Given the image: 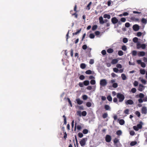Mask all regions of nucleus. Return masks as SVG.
I'll return each instance as SVG.
<instances>
[{
  "label": "nucleus",
  "mask_w": 147,
  "mask_h": 147,
  "mask_svg": "<svg viewBox=\"0 0 147 147\" xmlns=\"http://www.w3.org/2000/svg\"><path fill=\"white\" fill-rule=\"evenodd\" d=\"M117 97L119 99V101L120 102H122L125 98L124 95L120 93L117 94Z\"/></svg>",
  "instance_id": "1"
},
{
  "label": "nucleus",
  "mask_w": 147,
  "mask_h": 147,
  "mask_svg": "<svg viewBox=\"0 0 147 147\" xmlns=\"http://www.w3.org/2000/svg\"><path fill=\"white\" fill-rule=\"evenodd\" d=\"M146 47V44H141L140 42L136 44V47L137 49L142 48V49H145Z\"/></svg>",
  "instance_id": "2"
},
{
  "label": "nucleus",
  "mask_w": 147,
  "mask_h": 147,
  "mask_svg": "<svg viewBox=\"0 0 147 147\" xmlns=\"http://www.w3.org/2000/svg\"><path fill=\"white\" fill-rule=\"evenodd\" d=\"M100 86L104 87L106 86L107 84V80L105 79H103L100 80Z\"/></svg>",
  "instance_id": "3"
},
{
  "label": "nucleus",
  "mask_w": 147,
  "mask_h": 147,
  "mask_svg": "<svg viewBox=\"0 0 147 147\" xmlns=\"http://www.w3.org/2000/svg\"><path fill=\"white\" fill-rule=\"evenodd\" d=\"M87 140V138H82L80 142V143L81 146H84L86 144V141Z\"/></svg>",
  "instance_id": "4"
},
{
  "label": "nucleus",
  "mask_w": 147,
  "mask_h": 147,
  "mask_svg": "<svg viewBox=\"0 0 147 147\" xmlns=\"http://www.w3.org/2000/svg\"><path fill=\"white\" fill-rule=\"evenodd\" d=\"M133 30L136 31H138L140 29V26L137 24H135L133 26Z\"/></svg>",
  "instance_id": "5"
},
{
  "label": "nucleus",
  "mask_w": 147,
  "mask_h": 147,
  "mask_svg": "<svg viewBox=\"0 0 147 147\" xmlns=\"http://www.w3.org/2000/svg\"><path fill=\"white\" fill-rule=\"evenodd\" d=\"M111 140V136L109 135H107L105 137V140L107 142H109Z\"/></svg>",
  "instance_id": "6"
},
{
  "label": "nucleus",
  "mask_w": 147,
  "mask_h": 147,
  "mask_svg": "<svg viewBox=\"0 0 147 147\" xmlns=\"http://www.w3.org/2000/svg\"><path fill=\"white\" fill-rule=\"evenodd\" d=\"M118 20L116 17H113L111 19V21L113 24H115L118 22Z\"/></svg>",
  "instance_id": "7"
},
{
  "label": "nucleus",
  "mask_w": 147,
  "mask_h": 147,
  "mask_svg": "<svg viewBox=\"0 0 147 147\" xmlns=\"http://www.w3.org/2000/svg\"><path fill=\"white\" fill-rule=\"evenodd\" d=\"M142 113L144 114H146L147 113V109L146 107H143L141 110Z\"/></svg>",
  "instance_id": "8"
},
{
  "label": "nucleus",
  "mask_w": 147,
  "mask_h": 147,
  "mask_svg": "<svg viewBox=\"0 0 147 147\" xmlns=\"http://www.w3.org/2000/svg\"><path fill=\"white\" fill-rule=\"evenodd\" d=\"M125 103L127 105H132L134 104V102L131 99H129L127 100L126 101Z\"/></svg>",
  "instance_id": "9"
},
{
  "label": "nucleus",
  "mask_w": 147,
  "mask_h": 147,
  "mask_svg": "<svg viewBox=\"0 0 147 147\" xmlns=\"http://www.w3.org/2000/svg\"><path fill=\"white\" fill-rule=\"evenodd\" d=\"M144 89V86L142 84H140L138 88V90L140 91H142Z\"/></svg>",
  "instance_id": "10"
},
{
  "label": "nucleus",
  "mask_w": 147,
  "mask_h": 147,
  "mask_svg": "<svg viewBox=\"0 0 147 147\" xmlns=\"http://www.w3.org/2000/svg\"><path fill=\"white\" fill-rule=\"evenodd\" d=\"M145 53L144 51L139 52L138 53V55L139 57H142L145 55Z\"/></svg>",
  "instance_id": "11"
},
{
  "label": "nucleus",
  "mask_w": 147,
  "mask_h": 147,
  "mask_svg": "<svg viewBox=\"0 0 147 147\" xmlns=\"http://www.w3.org/2000/svg\"><path fill=\"white\" fill-rule=\"evenodd\" d=\"M76 101L77 103L79 105H81L83 102V101L81 100L79 98L76 99Z\"/></svg>",
  "instance_id": "12"
},
{
  "label": "nucleus",
  "mask_w": 147,
  "mask_h": 147,
  "mask_svg": "<svg viewBox=\"0 0 147 147\" xmlns=\"http://www.w3.org/2000/svg\"><path fill=\"white\" fill-rule=\"evenodd\" d=\"M99 23L100 24H104V20L102 17L100 16L99 18Z\"/></svg>",
  "instance_id": "13"
},
{
  "label": "nucleus",
  "mask_w": 147,
  "mask_h": 147,
  "mask_svg": "<svg viewBox=\"0 0 147 147\" xmlns=\"http://www.w3.org/2000/svg\"><path fill=\"white\" fill-rule=\"evenodd\" d=\"M119 120V123L121 125H123L125 123V121L123 119H121L120 120Z\"/></svg>",
  "instance_id": "14"
},
{
  "label": "nucleus",
  "mask_w": 147,
  "mask_h": 147,
  "mask_svg": "<svg viewBox=\"0 0 147 147\" xmlns=\"http://www.w3.org/2000/svg\"><path fill=\"white\" fill-rule=\"evenodd\" d=\"M118 62V60L117 59H113L112 60L111 63L113 64H115L117 63Z\"/></svg>",
  "instance_id": "15"
},
{
  "label": "nucleus",
  "mask_w": 147,
  "mask_h": 147,
  "mask_svg": "<svg viewBox=\"0 0 147 147\" xmlns=\"http://www.w3.org/2000/svg\"><path fill=\"white\" fill-rule=\"evenodd\" d=\"M138 38L136 37H134L133 39V42L134 43H137L140 42H138Z\"/></svg>",
  "instance_id": "16"
},
{
  "label": "nucleus",
  "mask_w": 147,
  "mask_h": 147,
  "mask_svg": "<svg viewBox=\"0 0 147 147\" xmlns=\"http://www.w3.org/2000/svg\"><path fill=\"white\" fill-rule=\"evenodd\" d=\"M130 19L131 20L135 22H138L139 21V20L138 18H136L134 17H132Z\"/></svg>",
  "instance_id": "17"
},
{
  "label": "nucleus",
  "mask_w": 147,
  "mask_h": 147,
  "mask_svg": "<svg viewBox=\"0 0 147 147\" xmlns=\"http://www.w3.org/2000/svg\"><path fill=\"white\" fill-rule=\"evenodd\" d=\"M105 109L106 110H111V108L110 106L108 105H105L104 106Z\"/></svg>",
  "instance_id": "18"
},
{
  "label": "nucleus",
  "mask_w": 147,
  "mask_h": 147,
  "mask_svg": "<svg viewBox=\"0 0 147 147\" xmlns=\"http://www.w3.org/2000/svg\"><path fill=\"white\" fill-rule=\"evenodd\" d=\"M121 77L123 80H125L127 79V77L125 75L122 74L121 75Z\"/></svg>",
  "instance_id": "19"
},
{
  "label": "nucleus",
  "mask_w": 147,
  "mask_h": 147,
  "mask_svg": "<svg viewBox=\"0 0 147 147\" xmlns=\"http://www.w3.org/2000/svg\"><path fill=\"white\" fill-rule=\"evenodd\" d=\"M103 17L104 18H107L108 19H109L111 18V16L109 15L105 14L103 16Z\"/></svg>",
  "instance_id": "20"
},
{
  "label": "nucleus",
  "mask_w": 147,
  "mask_h": 147,
  "mask_svg": "<svg viewBox=\"0 0 147 147\" xmlns=\"http://www.w3.org/2000/svg\"><path fill=\"white\" fill-rule=\"evenodd\" d=\"M107 51L108 53H111L113 52V50L112 49L110 48L107 50Z\"/></svg>",
  "instance_id": "21"
},
{
  "label": "nucleus",
  "mask_w": 147,
  "mask_h": 147,
  "mask_svg": "<svg viewBox=\"0 0 147 147\" xmlns=\"http://www.w3.org/2000/svg\"><path fill=\"white\" fill-rule=\"evenodd\" d=\"M141 22L143 24H146L147 23V20L146 19L143 18H142L141 20Z\"/></svg>",
  "instance_id": "22"
},
{
  "label": "nucleus",
  "mask_w": 147,
  "mask_h": 147,
  "mask_svg": "<svg viewBox=\"0 0 147 147\" xmlns=\"http://www.w3.org/2000/svg\"><path fill=\"white\" fill-rule=\"evenodd\" d=\"M84 85L87 86L89 84V82L88 80H85L83 82Z\"/></svg>",
  "instance_id": "23"
},
{
  "label": "nucleus",
  "mask_w": 147,
  "mask_h": 147,
  "mask_svg": "<svg viewBox=\"0 0 147 147\" xmlns=\"http://www.w3.org/2000/svg\"><path fill=\"white\" fill-rule=\"evenodd\" d=\"M108 116V114L107 113H104L102 115V117L104 119L106 118Z\"/></svg>",
  "instance_id": "24"
},
{
  "label": "nucleus",
  "mask_w": 147,
  "mask_h": 147,
  "mask_svg": "<svg viewBox=\"0 0 147 147\" xmlns=\"http://www.w3.org/2000/svg\"><path fill=\"white\" fill-rule=\"evenodd\" d=\"M137 143L136 141H132L130 144V145L131 146H133L136 144Z\"/></svg>",
  "instance_id": "25"
},
{
  "label": "nucleus",
  "mask_w": 147,
  "mask_h": 147,
  "mask_svg": "<svg viewBox=\"0 0 147 147\" xmlns=\"http://www.w3.org/2000/svg\"><path fill=\"white\" fill-rule=\"evenodd\" d=\"M122 134V132L120 130L117 131L116 132V134H117V135H118V136H120V135H121Z\"/></svg>",
  "instance_id": "26"
},
{
  "label": "nucleus",
  "mask_w": 147,
  "mask_h": 147,
  "mask_svg": "<svg viewBox=\"0 0 147 147\" xmlns=\"http://www.w3.org/2000/svg\"><path fill=\"white\" fill-rule=\"evenodd\" d=\"M113 142L114 144H116L117 143L119 142V140L117 138H115Z\"/></svg>",
  "instance_id": "27"
},
{
  "label": "nucleus",
  "mask_w": 147,
  "mask_h": 147,
  "mask_svg": "<svg viewBox=\"0 0 147 147\" xmlns=\"http://www.w3.org/2000/svg\"><path fill=\"white\" fill-rule=\"evenodd\" d=\"M118 55L120 56H122L123 55V53L121 50L119 51L118 52Z\"/></svg>",
  "instance_id": "28"
},
{
  "label": "nucleus",
  "mask_w": 147,
  "mask_h": 147,
  "mask_svg": "<svg viewBox=\"0 0 147 147\" xmlns=\"http://www.w3.org/2000/svg\"><path fill=\"white\" fill-rule=\"evenodd\" d=\"M86 67L85 64L82 63L80 65V67L82 69H84Z\"/></svg>",
  "instance_id": "29"
},
{
  "label": "nucleus",
  "mask_w": 147,
  "mask_h": 147,
  "mask_svg": "<svg viewBox=\"0 0 147 147\" xmlns=\"http://www.w3.org/2000/svg\"><path fill=\"white\" fill-rule=\"evenodd\" d=\"M92 4V2H90L87 6L86 8L88 10H89L90 9V6Z\"/></svg>",
  "instance_id": "30"
},
{
  "label": "nucleus",
  "mask_w": 147,
  "mask_h": 147,
  "mask_svg": "<svg viewBox=\"0 0 147 147\" xmlns=\"http://www.w3.org/2000/svg\"><path fill=\"white\" fill-rule=\"evenodd\" d=\"M85 73L87 74H92V71L90 70H87L85 72Z\"/></svg>",
  "instance_id": "31"
},
{
  "label": "nucleus",
  "mask_w": 147,
  "mask_h": 147,
  "mask_svg": "<svg viewBox=\"0 0 147 147\" xmlns=\"http://www.w3.org/2000/svg\"><path fill=\"white\" fill-rule=\"evenodd\" d=\"M88 130L86 129H84L82 131V132L84 134H86L88 133Z\"/></svg>",
  "instance_id": "32"
},
{
  "label": "nucleus",
  "mask_w": 147,
  "mask_h": 147,
  "mask_svg": "<svg viewBox=\"0 0 147 147\" xmlns=\"http://www.w3.org/2000/svg\"><path fill=\"white\" fill-rule=\"evenodd\" d=\"M107 98L109 101H112V98L110 95L108 96L107 97Z\"/></svg>",
  "instance_id": "33"
},
{
  "label": "nucleus",
  "mask_w": 147,
  "mask_h": 147,
  "mask_svg": "<svg viewBox=\"0 0 147 147\" xmlns=\"http://www.w3.org/2000/svg\"><path fill=\"white\" fill-rule=\"evenodd\" d=\"M122 49L124 51H126L127 49L126 46L125 45H123L122 47Z\"/></svg>",
  "instance_id": "34"
},
{
  "label": "nucleus",
  "mask_w": 147,
  "mask_h": 147,
  "mask_svg": "<svg viewBox=\"0 0 147 147\" xmlns=\"http://www.w3.org/2000/svg\"><path fill=\"white\" fill-rule=\"evenodd\" d=\"M90 83L91 85H94L96 83V81L95 80H92L90 81Z\"/></svg>",
  "instance_id": "35"
},
{
  "label": "nucleus",
  "mask_w": 147,
  "mask_h": 147,
  "mask_svg": "<svg viewBox=\"0 0 147 147\" xmlns=\"http://www.w3.org/2000/svg\"><path fill=\"white\" fill-rule=\"evenodd\" d=\"M123 41L124 43H126L128 42V39L126 38H124L123 39Z\"/></svg>",
  "instance_id": "36"
},
{
  "label": "nucleus",
  "mask_w": 147,
  "mask_h": 147,
  "mask_svg": "<svg viewBox=\"0 0 147 147\" xmlns=\"http://www.w3.org/2000/svg\"><path fill=\"white\" fill-rule=\"evenodd\" d=\"M97 26L96 25H94L92 27V30H94L97 29Z\"/></svg>",
  "instance_id": "37"
},
{
  "label": "nucleus",
  "mask_w": 147,
  "mask_h": 147,
  "mask_svg": "<svg viewBox=\"0 0 147 147\" xmlns=\"http://www.w3.org/2000/svg\"><path fill=\"white\" fill-rule=\"evenodd\" d=\"M140 73L142 75H144L145 74L146 71L144 69H141L140 70Z\"/></svg>",
  "instance_id": "38"
},
{
  "label": "nucleus",
  "mask_w": 147,
  "mask_h": 147,
  "mask_svg": "<svg viewBox=\"0 0 147 147\" xmlns=\"http://www.w3.org/2000/svg\"><path fill=\"white\" fill-rule=\"evenodd\" d=\"M87 113L86 111H84L82 113V115L83 116H85L86 115Z\"/></svg>",
  "instance_id": "39"
},
{
  "label": "nucleus",
  "mask_w": 147,
  "mask_h": 147,
  "mask_svg": "<svg viewBox=\"0 0 147 147\" xmlns=\"http://www.w3.org/2000/svg\"><path fill=\"white\" fill-rule=\"evenodd\" d=\"M82 98L84 100H86L88 98V96L86 95H83L82 96Z\"/></svg>",
  "instance_id": "40"
},
{
  "label": "nucleus",
  "mask_w": 147,
  "mask_h": 147,
  "mask_svg": "<svg viewBox=\"0 0 147 147\" xmlns=\"http://www.w3.org/2000/svg\"><path fill=\"white\" fill-rule=\"evenodd\" d=\"M137 52L136 51H133L132 52V55L134 56H135L137 55Z\"/></svg>",
  "instance_id": "41"
},
{
  "label": "nucleus",
  "mask_w": 147,
  "mask_h": 147,
  "mask_svg": "<svg viewBox=\"0 0 147 147\" xmlns=\"http://www.w3.org/2000/svg\"><path fill=\"white\" fill-rule=\"evenodd\" d=\"M92 104L90 102H88L86 103V105L88 107H90L91 106Z\"/></svg>",
  "instance_id": "42"
},
{
  "label": "nucleus",
  "mask_w": 147,
  "mask_h": 147,
  "mask_svg": "<svg viewBox=\"0 0 147 147\" xmlns=\"http://www.w3.org/2000/svg\"><path fill=\"white\" fill-rule=\"evenodd\" d=\"M118 84L117 83H113L112 86L114 88H116L118 86Z\"/></svg>",
  "instance_id": "43"
},
{
  "label": "nucleus",
  "mask_w": 147,
  "mask_h": 147,
  "mask_svg": "<svg viewBox=\"0 0 147 147\" xmlns=\"http://www.w3.org/2000/svg\"><path fill=\"white\" fill-rule=\"evenodd\" d=\"M138 82L137 81H135L134 83V85L135 86H137L138 85Z\"/></svg>",
  "instance_id": "44"
},
{
  "label": "nucleus",
  "mask_w": 147,
  "mask_h": 147,
  "mask_svg": "<svg viewBox=\"0 0 147 147\" xmlns=\"http://www.w3.org/2000/svg\"><path fill=\"white\" fill-rule=\"evenodd\" d=\"M114 145L117 147H120L121 146V144L120 142L117 143L116 144H114Z\"/></svg>",
  "instance_id": "45"
},
{
  "label": "nucleus",
  "mask_w": 147,
  "mask_h": 147,
  "mask_svg": "<svg viewBox=\"0 0 147 147\" xmlns=\"http://www.w3.org/2000/svg\"><path fill=\"white\" fill-rule=\"evenodd\" d=\"M95 37L94 35L92 33L90 34L89 35V37L91 38H93Z\"/></svg>",
  "instance_id": "46"
},
{
  "label": "nucleus",
  "mask_w": 147,
  "mask_h": 147,
  "mask_svg": "<svg viewBox=\"0 0 147 147\" xmlns=\"http://www.w3.org/2000/svg\"><path fill=\"white\" fill-rule=\"evenodd\" d=\"M78 137L80 138H82L83 136V135L82 133L81 132H79L78 134Z\"/></svg>",
  "instance_id": "47"
},
{
  "label": "nucleus",
  "mask_w": 147,
  "mask_h": 147,
  "mask_svg": "<svg viewBox=\"0 0 147 147\" xmlns=\"http://www.w3.org/2000/svg\"><path fill=\"white\" fill-rule=\"evenodd\" d=\"M124 113L126 114L127 115L129 114V109H125L124 111Z\"/></svg>",
  "instance_id": "48"
},
{
  "label": "nucleus",
  "mask_w": 147,
  "mask_h": 147,
  "mask_svg": "<svg viewBox=\"0 0 147 147\" xmlns=\"http://www.w3.org/2000/svg\"><path fill=\"white\" fill-rule=\"evenodd\" d=\"M135 114L138 117H140V113L138 111H136L135 112Z\"/></svg>",
  "instance_id": "49"
},
{
  "label": "nucleus",
  "mask_w": 147,
  "mask_h": 147,
  "mask_svg": "<svg viewBox=\"0 0 147 147\" xmlns=\"http://www.w3.org/2000/svg\"><path fill=\"white\" fill-rule=\"evenodd\" d=\"M85 78L84 76L83 75H81L80 76L79 79L82 80H83Z\"/></svg>",
  "instance_id": "50"
},
{
  "label": "nucleus",
  "mask_w": 147,
  "mask_h": 147,
  "mask_svg": "<svg viewBox=\"0 0 147 147\" xmlns=\"http://www.w3.org/2000/svg\"><path fill=\"white\" fill-rule=\"evenodd\" d=\"M77 115H78L80 117H81L82 115L81 112L80 111H78L77 112Z\"/></svg>",
  "instance_id": "51"
},
{
  "label": "nucleus",
  "mask_w": 147,
  "mask_h": 147,
  "mask_svg": "<svg viewBox=\"0 0 147 147\" xmlns=\"http://www.w3.org/2000/svg\"><path fill=\"white\" fill-rule=\"evenodd\" d=\"M102 54L104 55H105L106 54V51L105 50H103L101 51Z\"/></svg>",
  "instance_id": "52"
},
{
  "label": "nucleus",
  "mask_w": 147,
  "mask_h": 147,
  "mask_svg": "<svg viewBox=\"0 0 147 147\" xmlns=\"http://www.w3.org/2000/svg\"><path fill=\"white\" fill-rule=\"evenodd\" d=\"M142 33L141 32H138L137 33V36L138 37L142 35Z\"/></svg>",
  "instance_id": "53"
},
{
  "label": "nucleus",
  "mask_w": 147,
  "mask_h": 147,
  "mask_svg": "<svg viewBox=\"0 0 147 147\" xmlns=\"http://www.w3.org/2000/svg\"><path fill=\"white\" fill-rule=\"evenodd\" d=\"M136 89L135 88H133L131 89V92L133 93H135L136 92Z\"/></svg>",
  "instance_id": "54"
},
{
  "label": "nucleus",
  "mask_w": 147,
  "mask_h": 147,
  "mask_svg": "<svg viewBox=\"0 0 147 147\" xmlns=\"http://www.w3.org/2000/svg\"><path fill=\"white\" fill-rule=\"evenodd\" d=\"M113 71L117 73L119 71V70L117 68L115 67L113 68Z\"/></svg>",
  "instance_id": "55"
},
{
  "label": "nucleus",
  "mask_w": 147,
  "mask_h": 147,
  "mask_svg": "<svg viewBox=\"0 0 147 147\" xmlns=\"http://www.w3.org/2000/svg\"><path fill=\"white\" fill-rule=\"evenodd\" d=\"M144 96V95L142 93H140L139 94V97L141 98H143Z\"/></svg>",
  "instance_id": "56"
},
{
  "label": "nucleus",
  "mask_w": 147,
  "mask_h": 147,
  "mask_svg": "<svg viewBox=\"0 0 147 147\" xmlns=\"http://www.w3.org/2000/svg\"><path fill=\"white\" fill-rule=\"evenodd\" d=\"M111 76L113 77V78H115V77H117V75L116 74H115L114 73H112L111 74Z\"/></svg>",
  "instance_id": "57"
},
{
  "label": "nucleus",
  "mask_w": 147,
  "mask_h": 147,
  "mask_svg": "<svg viewBox=\"0 0 147 147\" xmlns=\"http://www.w3.org/2000/svg\"><path fill=\"white\" fill-rule=\"evenodd\" d=\"M121 21L122 22H125V21H126V19L125 18H121Z\"/></svg>",
  "instance_id": "58"
},
{
  "label": "nucleus",
  "mask_w": 147,
  "mask_h": 147,
  "mask_svg": "<svg viewBox=\"0 0 147 147\" xmlns=\"http://www.w3.org/2000/svg\"><path fill=\"white\" fill-rule=\"evenodd\" d=\"M137 126L138 127V128L139 129H140L142 128V125L140 124H139L137 125Z\"/></svg>",
  "instance_id": "59"
},
{
  "label": "nucleus",
  "mask_w": 147,
  "mask_h": 147,
  "mask_svg": "<svg viewBox=\"0 0 147 147\" xmlns=\"http://www.w3.org/2000/svg\"><path fill=\"white\" fill-rule=\"evenodd\" d=\"M133 129L134 130L136 131H138L139 130V129L138 128L137 126H134L133 127Z\"/></svg>",
  "instance_id": "60"
},
{
  "label": "nucleus",
  "mask_w": 147,
  "mask_h": 147,
  "mask_svg": "<svg viewBox=\"0 0 147 147\" xmlns=\"http://www.w3.org/2000/svg\"><path fill=\"white\" fill-rule=\"evenodd\" d=\"M87 46L86 45H83L82 47V48L84 50H86L87 48Z\"/></svg>",
  "instance_id": "61"
},
{
  "label": "nucleus",
  "mask_w": 147,
  "mask_h": 147,
  "mask_svg": "<svg viewBox=\"0 0 147 147\" xmlns=\"http://www.w3.org/2000/svg\"><path fill=\"white\" fill-rule=\"evenodd\" d=\"M116 67L118 68H121L122 67V65L120 64H118L116 65Z\"/></svg>",
  "instance_id": "62"
},
{
  "label": "nucleus",
  "mask_w": 147,
  "mask_h": 147,
  "mask_svg": "<svg viewBox=\"0 0 147 147\" xmlns=\"http://www.w3.org/2000/svg\"><path fill=\"white\" fill-rule=\"evenodd\" d=\"M94 63V60L93 59H91L89 61V63L90 64H92Z\"/></svg>",
  "instance_id": "63"
},
{
  "label": "nucleus",
  "mask_w": 147,
  "mask_h": 147,
  "mask_svg": "<svg viewBox=\"0 0 147 147\" xmlns=\"http://www.w3.org/2000/svg\"><path fill=\"white\" fill-rule=\"evenodd\" d=\"M141 65L142 67L144 68L146 66V64L142 62L141 64Z\"/></svg>",
  "instance_id": "64"
}]
</instances>
